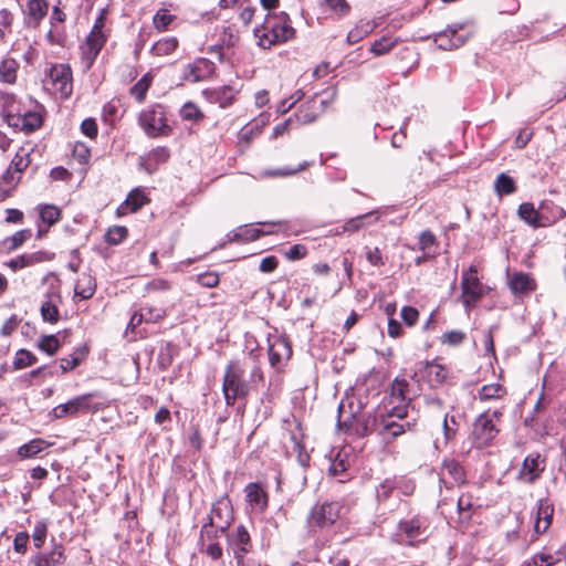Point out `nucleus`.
Returning <instances> with one entry per match:
<instances>
[{
  "label": "nucleus",
  "instance_id": "obj_1",
  "mask_svg": "<svg viewBox=\"0 0 566 566\" xmlns=\"http://www.w3.org/2000/svg\"><path fill=\"white\" fill-rule=\"evenodd\" d=\"M409 384L406 379L396 378L390 386L389 403L392 407L385 412L361 416L363 402L354 397L342 401L338 407V421L345 426H354L357 434L364 437L377 433L382 441L389 443L406 431H416L417 418L410 410L411 399L407 397Z\"/></svg>",
  "mask_w": 566,
  "mask_h": 566
},
{
  "label": "nucleus",
  "instance_id": "obj_2",
  "mask_svg": "<svg viewBox=\"0 0 566 566\" xmlns=\"http://www.w3.org/2000/svg\"><path fill=\"white\" fill-rule=\"evenodd\" d=\"M295 30L290 24V18L286 13L268 14L263 24L254 29V36L258 44L263 49L291 40Z\"/></svg>",
  "mask_w": 566,
  "mask_h": 566
},
{
  "label": "nucleus",
  "instance_id": "obj_3",
  "mask_svg": "<svg viewBox=\"0 0 566 566\" xmlns=\"http://www.w3.org/2000/svg\"><path fill=\"white\" fill-rule=\"evenodd\" d=\"M244 374V366L239 360H231L226 366L222 392L227 406H233L237 399L248 396L250 387Z\"/></svg>",
  "mask_w": 566,
  "mask_h": 566
},
{
  "label": "nucleus",
  "instance_id": "obj_4",
  "mask_svg": "<svg viewBox=\"0 0 566 566\" xmlns=\"http://www.w3.org/2000/svg\"><path fill=\"white\" fill-rule=\"evenodd\" d=\"M6 118L9 126L24 132L27 134L34 132L42 125V117L36 112H25L20 114L15 107V101L12 95L4 97Z\"/></svg>",
  "mask_w": 566,
  "mask_h": 566
},
{
  "label": "nucleus",
  "instance_id": "obj_5",
  "mask_svg": "<svg viewBox=\"0 0 566 566\" xmlns=\"http://www.w3.org/2000/svg\"><path fill=\"white\" fill-rule=\"evenodd\" d=\"M138 122L145 134L151 138L169 136L172 130L166 122L164 107L160 105L140 112Z\"/></svg>",
  "mask_w": 566,
  "mask_h": 566
},
{
  "label": "nucleus",
  "instance_id": "obj_6",
  "mask_svg": "<svg viewBox=\"0 0 566 566\" xmlns=\"http://www.w3.org/2000/svg\"><path fill=\"white\" fill-rule=\"evenodd\" d=\"M502 413L499 410L490 413L489 411L480 415L474 423L472 430L473 444L478 449H482L491 443L497 436L499 429L495 427L493 419L499 418Z\"/></svg>",
  "mask_w": 566,
  "mask_h": 566
},
{
  "label": "nucleus",
  "instance_id": "obj_7",
  "mask_svg": "<svg viewBox=\"0 0 566 566\" xmlns=\"http://www.w3.org/2000/svg\"><path fill=\"white\" fill-rule=\"evenodd\" d=\"M461 290L463 297V305L472 307L484 295V286L478 276V269L471 265L462 273Z\"/></svg>",
  "mask_w": 566,
  "mask_h": 566
},
{
  "label": "nucleus",
  "instance_id": "obj_8",
  "mask_svg": "<svg viewBox=\"0 0 566 566\" xmlns=\"http://www.w3.org/2000/svg\"><path fill=\"white\" fill-rule=\"evenodd\" d=\"M46 84H51L52 90L62 98L70 97L73 91L71 67L67 64L52 65L48 73Z\"/></svg>",
  "mask_w": 566,
  "mask_h": 566
},
{
  "label": "nucleus",
  "instance_id": "obj_9",
  "mask_svg": "<svg viewBox=\"0 0 566 566\" xmlns=\"http://www.w3.org/2000/svg\"><path fill=\"white\" fill-rule=\"evenodd\" d=\"M342 505L338 502H326L315 505L307 518L311 528L331 526L339 517Z\"/></svg>",
  "mask_w": 566,
  "mask_h": 566
},
{
  "label": "nucleus",
  "instance_id": "obj_10",
  "mask_svg": "<svg viewBox=\"0 0 566 566\" xmlns=\"http://www.w3.org/2000/svg\"><path fill=\"white\" fill-rule=\"evenodd\" d=\"M287 426L283 433V443L287 452L296 453L302 465L308 460V455H303V433L300 424L293 421H285Z\"/></svg>",
  "mask_w": 566,
  "mask_h": 566
},
{
  "label": "nucleus",
  "instance_id": "obj_11",
  "mask_svg": "<svg viewBox=\"0 0 566 566\" xmlns=\"http://www.w3.org/2000/svg\"><path fill=\"white\" fill-rule=\"evenodd\" d=\"M92 394H85L78 397H75L74 399L59 405L51 411V416L53 419H62L64 417L69 416H75L80 412L85 413L88 412L92 409L91 406V397Z\"/></svg>",
  "mask_w": 566,
  "mask_h": 566
},
{
  "label": "nucleus",
  "instance_id": "obj_12",
  "mask_svg": "<svg viewBox=\"0 0 566 566\" xmlns=\"http://www.w3.org/2000/svg\"><path fill=\"white\" fill-rule=\"evenodd\" d=\"M292 356V346L286 337L275 336L270 339L269 360L272 367L281 368Z\"/></svg>",
  "mask_w": 566,
  "mask_h": 566
},
{
  "label": "nucleus",
  "instance_id": "obj_13",
  "mask_svg": "<svg viewBox=\"0 0 566 566\" xmlns=\"http://www.w3.org/2000/svg\"><path fill=\"white\" fill-rule=\"evenodd\" d=\"M440 482L451 489L465 482V473L462 465L454 459H447L440 468Z\"/></svg>",
  "mask_w": 566,
  "mask_h": 566
},
{
  "label": "nucleus",
  "instance_id": "obj_14",
  "mask_svg": "<svg viewBox=\"0 0 566 566\" xmlns=\"http://www.w3.org/2000/svg\"><path fill=\"white\" fill-rule=\"evenodd\" d=\"M233 520L232 507L228 499H220L213 503L209 516V524L217 528L227 530Z\"/></svg>",
  "mask_w": 566,
  "mask_h": 566
},
{
  "label": "nucleus",
  "instance_id": "obj_15",
  "mask_svg": "<svg viewBox=\"0 0 566 566\" xmlns=\"http://www.w3.org/2000/svg\"><path fill=\"white\" fill-rule=\"evenodd\" d=\"M229 541L238 566H243L244 555L248 554L252 547L251 537L247 528L243 525H239L235 533L231 534L229 537Z\"/></svg>",
  "mask_w": 566,
  "mask_h": 566
},
{
  "label": "nucleus",
  "instance_id": "obj_16",
  "mask_svg": "<svg viewBox=\"0 0 566 566\" xmlns=\"http://www.w3.org/2000/svg\"><path fill=\"white\" fill-rule=\"evenodd\" d=\"M462 27L460 24H453L448 27L444 31L438 33L434 38V41L438 43V46L442 50H453L462 46L467 38L462 35H458V30Z\"/></svg>",
  "mask_w": 566,
  "mask_h": 566
},
{
  "label": "nucleus",
  "instance_id": "obj_17",
  "mask_svg": "<svg viewBox=\"0 0 566 566\" xmlns=\"http://www.w3.org/2000/svg\"><path fill=\"white\" fill-rule=\"evenodd\" d=\"M541 455L537 453L528 454L523 462L520 470L518 478L528 483H534L544 471V467L541 465Z\"/></svg>",
  "mask_w": 566,
  "mask_h": 566
},
{
  "label": "nucleus",
  "instance_id": "obj_18",
  "mask_svg": "<svg viewBox=\"0 0 566 566\" xmlns=\"http://www.w3.org/2000/svg\"><path fill=\"white\" fill-rule=\"evenodd\" d=\"M53 254L45 251H36L32 253H24L14 259H11L7 265L12 271H18L28 266H33L38 263L46 262L52 260Z\"/></svg>",
  "mask_w": 566,
  "mask_h": 566
},
{
  "label": "nucleus",
  "instance_id": "obj_19",
  "mask_svg": "<svg viewBox=\"0 0 566 566\" xmlns=\"http://www.w3.org/2000/svg\"><path fill=\"white\" fill-rule=\"evenodd\" d=\"M107 35L104 31L92 30L86 39L85 45L83 46V55L87 61V65L91 66L93 61L98 55L99 51L106 42Z\"/></svg>",
  "mask_w": 566,
  "mask_h": 566
},
{
  "label": "nucleus",
  "instance_id": "obj_20",
  "mask_svg": "<svg viewBox=\"0 0 566 566\" xmlns=\"http://www.w3.org/2000/svg\"><path fill=\"white\" fill-rule=\"evenodd\" d=\"M61 304L62 296L59 293L48 294L40 308L43 321L50 324L57 323L60 319L59 306Z\"/></svg>",
  "mask_w": 566,
  "mask_h": 566
},
{
  "label": "nucleus",
  "instance_id": "obj_21",
  "mask_svg": "<svg viewBox=\"0 0 566 566\" xmlns=\"http://www.w3.org/2000/svg\"><path fill=\"white\" fill-rule=\"evenodd\" d=\"M554 509L552 504L548 503L547 500H539L537 504L535 522H534V533L543 534L547 531V528L552 524Z\"/></svg>",
  "mask_w": 566,
  "mask_h": 566
},
{
  "label": "nucleus",
  "instance_id": "obj_22",
  "mask_svg": "<svg viewBox=\"0 0 566 566\" xmlns=\"http://www.w3.org/2000/svg\"><path fill=\"white\" fill-rule=\"evenodd\" d=\"M245 494L252 510L262 513L268 507V494L258 483H249L245 486Z\"/></svg>",
  "mask_w": 566,
  "mask_h": 566
},
{
  "label": "nucleus",
  "instance_id": "obj_23",
  "mask_svg": "<svg viewBox=\"0 0 566 566\" xmlns=\"http://www.w3.org/2000/svg\"><path fill=\"white\" fill-rule=\"evenodd\" d=\"M64 562V548L61 544H55L50 553L39 554L32 560L34 566H60Z\"/></svg>",
  "mask_w": 566,
  "mask_h": 566
},
{
  "label": "nucleus",
  "instance_id": "obj_24",
  "mask_svg": "<svg viewBox=\"0 0 566 566\" xmlns=\"http://www.w3.org/2000/svg\"><path fill=\"white\" fill-rule=\"evenodd\" d=\"M400 530L407 535L410 543L420 542L427 536V530L419 518L400 523Z\"/></svg>",
  "mask_w": 566,
  "mask_h": 566
},
{
  "label": "nucleus",
  "instance_id": "obj_25",
  "mask_svg": "<svg viewBox=\"0 0 566 566\" xmlns=\"http://www.w3.org/2000/svg\"><path fill=\"white\" fill-rule=\"evenodd\" d=\"M509 286L514 294L526 293L535 290V283L528 274L516 272L512 274Z\"/></svg>",
  "mask_w": 566,
  "mask_h": 566
},
{
  "label": "nucleus",
  "instance_id": "obj_26",
  "mask_svg": "<svg viewBox=\"0 0 566 566\" xmlns=\"http://www.w3.org/2000/svg\"><path fill=\"white\" fill-rule=\"evenodd\" d=\"M95 290V280L90 274L83 273L76 281L74 293L75 296H78L82 300H88L94 295Z\"/></svg>",
  "mask_w": 566,
  "mask_h": 566
},
{
  "label": "nucleus",
  "instance_id": "obj_27",
  "mask_svg": "<svg viewBox=\"0 0 566 566\" xmlns=\"http://www.w3.org/2000/svg\"><path fill=\"white\" fill-rule=\"evenodd\" d=\"M316 102L314 99L310 101L298 108L293 118L298 125L311 124L315 122L318 116Z\"/></svg>",
  "mask_w": 566,
  "mask_h": 566
},
{
  "label": "nucleus",
  "instance_id": "obj_28",
  "mask_svg": "<svg viewBox=\"0 0 566 566\" xmlns=\"http://www.w3.org/2000/svg\"><path fill=\"white\" fill-rule=\"evenodd\" d=\"M51 444L52 443L46 442L43 439L36 438L21 446L18 449L17 454L20 459L33 458L44 449L49 448Z\"/></svg>",
  "mask_w": 566,
  "mask_h": 566
},
{
  "label": "nucleus",
  "instance_id": "obj_29",
  "mask_svg": "<svg viewBox=\"0 0 566 566\" xmlns=\"http://www.w3.org/2000/svg\"><path fill=\"white\" fill-rule=\"evenodd\" d=\"M518 217L527 224L537 228L544 226L541 222V214L531 202H523L517 210Z\"/></svg>",
  "mask_w": 566,
  "mask_h": 566
},
{
  "label": "nucleus",
  "instance_id": "obj_30",
  "mask_svg": "<svg viewBox=\"0 0 566 566\" xmlns=\"http://www.w3.org/2000/svg\"><path fill=\"white\" fill-rule=\"evenodd\" d=\"M33 148L32 147H21L15 156L13 157L10 166L12 168L15 169V171L20 172L22 175V172L30 166L31 164V159H30V155L32 153Z\"/></svg>",
  "mask_w": 566,
  "mask_h": 566
},
{
  "label": "nucleus",
  "instance_id": "obj_31",
  "mask_svg": "<svg viewBox=\"0 0 566 566\" xmlns=\"http://www.w3.org/2000/svg\"><path fill=\"white\" fill-rule=\"evenodd\" d=\"M494 190L500 197L511 195L516 190L515 181L512 177L502 172L495 179Z\"/></svg>",
  "mask_w": 566,
  "mask_h": 566
},
{
  "label": "nucleus",
  "instance_id": "obj_32",
  "mask_svg": "<svg viewBox=\"0 0 566 566\" xmlns=\"http://www.w3.org/2000/svg\"><path fill=\"white\" fill-rule=\"evenodd\" d=\"M18 63L14 59H4L0 63V80L13 84L17 80Z\"/></svg>",
  "mask_w": 566,
  "mask_h": 566
},
{
  "label": "nucleus",
  "instance_id": "obj_33",
  "mask_svg": "<svg viewBox=\"0 0 566 566\" xmlns=\"http://www.w3.org/2000/svg\"><path fill=\"white\" fill-rule=\"evenodd\" d=\"M506 394V389L500 384L484 385L479 390V398L482 401L500 399Z\"/></svg>",
  "mask_w": 566,
  "mask_h": 566
},
{
  "label": "nucleus",
  "instance_id": "obj_34",
  "mask_svg": "<svg viewBox=\"0 0 566 566\" xmlns=\"http://www.w3.org/2000/svg\"><path fill=\"white\" fill-rule=\"evenodd\" d=\"M424 371L432 386L442 384L447 376L446 369L441 365L433 363H427Z\"/></svg>",
  "mask_w": 566,
  "mask_h": 566
},
{
  "label": "nucleus",
  "instance_id": "obj_35",
  "mask_svg": "<svg viewBox=\"0 0 566 566\" xmlns=\"http://www.w3.org/2000/svg\"><path fill=\"white\" fill-rule=\"evenodd\" d=\"M177 45H178V41L176 38H165V39L157 41L153 45L151 52L154 55H157V56L169 55L170 53H172L176 50Z\"/></svg>",
  "mask_w": 566,
  "mask_h": 566
},
{
  "label": "nucleus",
  "instance_id": "obj_36",
  "mask_svg": "<svg viewBox=\"0 0 566 566\" xmlns=\"http://www.w3.org/2000/svg\"><path fill=\"white\" fill-rule=\"evenodd\" d=\"M48 8V2L45 0H30L28 2L29 15L36 23L46 15Z\"/></svg>",
  "mask_w": 566,
  "mask_h": 566
},
{
  "label": "nucleus",
  "instance_id": "obj_37",
  "mask_svg": "<svg viewBox=\"0 0 566 566\" xmlns=\"http://www.w3.org/2000/svg\"><path fill=\"white\" fill-rule=\"evenodd\" d=\"M558 562V558L551 553L539 552L536 553L531 559L525 560L521 566H553Z\"/></svg>",
  "mask_w": 566,
  "mask_h": 566
},
{
  "label": "nucleus",
  "instance_id": "obj_38",
  "mask_svg": "<svg viewBox=\"0 0 566 566\" xmlns=\"http://www.w3.org/2000/svg\"><path fill=\"white\" fill-rule=\"evenodd\" d=\"M397 43V40L384 36L371 44L370 52L376 56L385 55L389 53Z\"/></svg>",
  "mask_w": 566,
  "mask_h": 566
},
{
  "label": "nucleus",
  "instance_id": "obj_39",
  "mask_svg": "<svg viewBox=\"0 0 566 566\" xmlns=\"http://www.w3.org/2000/svg\"><path fill=\"white\" fill-rule=\"evenodd\" d=\"M151 77L146 74L130 88V94L137 99L138 103L145 101L146 93L150 86Z\"/></svg>",
  "mask_w": 566,
  "mask_h": 566
},
{
  "label": "nucleus",
  "instance_id": "obj_40",
  "mask_svg": "<svg viewBox=\"0 0 566 566\" xmlns=\"http://www.w3.org/2000/svg\"><path fill=\"white\" fill-rule=\"evenodd\" d=\"M31 230H20L15 232L12 237L7 238L4 240V244L7 245L8 251H13L21 247L27 240L31 238Z\"/></svg>",
  "mask_w": 566,
  "mask_h": 566
},
{
  "label": "nucleus",
  "instance_id": "obj_41",
  "mask_svg": "<svg viewBox=\"0 0 566 566\" xmlns=\"http://www.w3.org/2000/svg\"><path fill=\"white\" fill-rule=\"evenodd\" d=\"M61 211L53 205H44L40 208V218L48 226H52L60 220Z\"/></svg>",
  "mask_w": 566,
  "mask_h": 566
},
{
  "label": "nucleus",
  "instance_id": "obj_42",
  "mask_svg": "<svg viewBox=\"0 0 566 566\" xmlns=\"http://www.w3.org/2000/svg\"><path fill=\"white\" fill-rule=\"evenodd\" d=\"M172 19L174 15H171L167 9H159L153 19L154 27L158 31H164L171 23Z\"/></svg>",
  "mask_w": 566,
  "mask_h": 566
},
{
  "label": "nucleus",
  "instance_id": "obj_43",
  "mask_svg": "<svg viewBox=\"0 0 566 566\" xmlns=\"http://www.w3.org/2000/svg\"><path fill=\"white\" fill-rule=\"evenodd\" d=\"M170 289L171 283L168 280L161 277H156L145 285V292L148 294L168 292Z\"/></svg>",
  "mask_w": 566,
  "mask_h": 566
},
{
  "label": "nucleus",
  "instance_id": "obj_44",
  "mask_svg": "<svg viewBox=\"0 0 566 566\" xmlns=\"http://www.w3.org/2000/svg\"><path fill=\"white\" fill-rule=\"evenodd\" d=\"M326 7L338 17H346L350 11V6L346 0H324Z\"/></svg>",
  "mask_w": 566,
  "mask_h": 566
},
{
  "label": "nucleus",
  "instance_id": "obj_45",
  "mask_svg": "<svg viewBox=\"0 0 566 566\" xmlns=\"http://www.w3.org/2000/svg\"><path fill=\"white\" fill-rule=\"evenodd\" d=\"M127 235V229L122 226H114L108 229L105 239L109 244L120 243Z\"/></svg>",
  "mask_w": 566,
  "mask_h": 566
},
{
  "label": "nucleus",
  "instance_id": "obj_46",
  "mask_svg": "<svg viewBox=\"0 0 566 566\" xmlns=\"http://www.w3.org/2000/svg\"><path fill=\"white\" fill-rule=\"evenodd\" d=\"M35 360H36V358L34 357V355L32 353L24 350V349H20L15 354L13 364L17 369H22V368L33 365L35 363Z\"/></svg>",
  "mask_w": 566,
  "mask_h": 566
},
{
  "label": "nucleus",
  "instance_id": "obj_47",
  "mask_svg": "<svg viewBox=\"0 0 566 566\" xmlns=\"http://www.w3.org/2000/svg\"><path fill=\"white\" fill-rule=\"evenodd\" d=\"M46 523L44 521L36 522L32 533L33 543L36 548H41L43 546L46 538Z\"/></svg>",
  "mask_w": 566,
  "mask_h": 566
},
{
  "label": "nucleus",
  "instance_id": "obj_48",
  "mask_svg": "<svg viewBox=\"0 0 566 566\" xmlns=\"http://www.w3.org/2000/svg\"><path fill=\"white\" fill-rule=\"evenodd\" d=\"M180 116L185 120H199L203 118L201 111L192 103H186L180 109Z\"/></svg>",
  "mask_w": 566,
  "mask_h": 566
},
{
  "label": "nucleus",
  "instance_id": "obj_49",
  "mask_svg": "<svg viewBox=\"0 0 566 566\" xmlns=\"http://www.w3.org/2000/svg\"><path fill=\"white\" fill-rule=\"evenodd\" d=\"M465 338V334L461 331H449L441 336V343L450 346L460 345Z\"/></svg>",
  "mask_w": 566,
  "mask_h": 566
},
{
  "label": "nucleus",
  "instance_id": "obj_50",
  "mask_svg": "<svg viewBox=\"0 0 566 566\" xmlns=\"http://www.w3.org/2000/svg\"><path fill=\"white\" fill-rule=\"evenodd\" d=\"M59 340L54 335L44 336L39 344L40 349L49 355H54L59 349Z\"/></svg>",
  "mask_w": 566,
  "mask_h": 566
},
{
  "label": "nucleus",
  "instance_id": "obj_51",
  "mask_svg": "<svg viewBox=\"0 0 566 566\" xmlns=\"http://www.w3.org/2000/svg\"><path fill=\"white\" fill-rule=\"evenodd\" d=\"M442 428L446 441L453 439L458 431V422L455 418L453 416L450 418L446 416L443 419Z\"/></svg>",
  "mask_w": 566,
  "mask_h": 566
},
{
  "label": "nucleus",
  "instance_id": "obj_52",
  "mask_svg": "<svg viewBox=\"0 0 566 566\" xmlns=\"http://www.w3.org/2000/svg\"><path fill=\"white\" fill-rule=\"evenodd\" d=\"M145 201L146 197L143 192L139 190H133L129 192L125 202L127 206H130L132 211H136L145 203Z\"/></svg>",
  "mask_w": 566,
  "mask_h": 566
},
{
  "label": "nucleus",
  "instance_id": "obj_53",
  "mask_svg": "<svg viewBox=\"0 0 566 566\" xmlns=\"http://www.w3.org/2000/svg\"><path fill=\"white\" fill-rule=\"evenodd\" d=\"M307 253V248L303 244H294L289 250L284 251V256L290 261L303 259Z\"/></svg>",
  "mask_w": 566,
  "mask_h": 566
},
{
  "label": "nucleus",
  "instance_id": "obj_54",
  "mask_svg": "<svg viewBox=\"0 0 566 566\" xmlns=\"http://www.w3.org/2000/svg\"><path fill=\"white\" fill-rule=\"evenodd\" d=\"M396 484L392 479H386L382 481L377 488V497L378 500L385 501L387 500L391 492L394 491Z\"/></svg>",
  "mask_w": 566,
  "mask_h": 566
},
{
  "label": "nucleus",
  "instance_id": "obj_55",
  "mask_svg": "<svg viewBox=\"0 0 566 566\" xmlns=\"http://www.w3.org/2000/svg\"><path fill=\"white\" fill-rule=\"evenodd\" d=\"M140 314L144 315V321L146 323H157L166 316V312L164 310L153 307L145 308Z\"/></svg>",
  "mask_w": 566,
  "mask_h": 566
},
{
  "label": "nucleus",
  "instance_id": "obj_56",
  "mask_svg": "<svg viewBox=\"0 0 566 566\" xmlns=\"http://www.w3.org/2000/svg\"><path fill=\"white\" fill-rule=\"evenodd\" d=\"M418 244L419 249L423 252L430 250L436 244L434 234L429 230L422 231L419 235Z\"/></svg>",
  "mask_w": 566,
  "mask_h": 566
},
{
  "label": "nucleus",
  "instance_id": "obj_57",
  "mask_svg": "<svg viewBox=\"0 0 566 566\" xmlns=\"http://www.w3.org/2000/svg\"><path fill=\"white\" fill-rule=\"evenodd\" d=\"M21 174L15 171L11 166L8 167L7 171L2 176V181L10 188H14L21 180Z\"/></svg>",
  "mask_w": 566,
  "mask_h": 566
},
{
  "label": "nucleus",
  "instance_id": "obj_58",
  "mask_svg": "<svg viewBox=\"0 0 566 566\" xmlns=\"http://www.w3.org/2000/svg\"><path fill=\"white\" fill-rule=\"evenodd\" d=\"M419 312L412 306H405L401 310V318L408 326H413L418 321Z\"/></svg>",
  "mask_w": 566,
  "mask_h": 566
},
{
  "label": "nucleus",
  "instance_id": "obj_59",
  "mask_svg": "<svg viewBox=\"0 0 566 566\" xmlns=\"http://www.w3.org/2000/svg\"><path fill=\"white\" fill-rule=\"evenodd\" d=\"M369 214H363V216H358L356 218H352L349 220H347L344 226H343V230L345 232H356L358 231L359 229L363 228L364 223H363V220L365 218H367Z\"/></svg>",
  "mask_w": 566,
  "mask_h": 566
},
{
  "label": "nucleus",
  "instance_id": "obj_60",
  "mask_svg": "<svg viewBox=\"0 0 566 566\" xmlns=\"http://www.w3.org/2000/svg\"><path fill=\"white\" fill-rule=\"evenodd\" d=\"M81 130L82 133L90 137V138H95L97 136V124L95 122V119L93 118H86L82 122L81 124Z\"/></svg>",
  "mask_w": 566,
  "mask_h": 566
},
{
  "label": "nucleus",
  "instance_id": "obj_61",
  "mask_svg": "<svg viewBox=\"0 0 566 566\" xmlns=\"http://www.w3.org/2000/svg\"><path fill=\"white\" fill-rule=\"evenodd\" d=\"M295 124L293 117H289L284 122L277 124L272 132V137L277 138L289 133L290 128Z\"/></svg>",
  "mask_w": 566,
  "mask_h": 566
},
{
  "label": "nucleus",
  "instance_id": "obj_62",
  "mask_svg": "<svg viewBox=\"0 0 566 566\" xmlns=\"http://www.w3.org/2000/svg\"><path fill=\"white\" fill-rule=\"evenodd\" d=\"M198 282L205 287H214L219 284V276L213 272L205 273L198 276Z\"/></svg>",
  "mask_w": 566,
  "mask_h": 566
},
{
  "label": "nucleus",
  "instance_id": "obj_63",
  "mask_svg": "<svg viewBox=\"0 0 566 566\" xmlns=\"http://www.w3.org/2000/svg\"><path fill=\"white\" fill-rule=\"evenodd\" d=\"M29 542V534L24 532H20L15 535L13 541V546L17 553L23 554L27 549V545Z\"/></svg>",
  "mask_w": 566,
  "mask_h": 566
},
{
  "label": "nucleus",
  "instance_id": "obj_64",
  "mask_svg": "<svg viewBox=\"0 0 566 566\" xmlns=\"http://www.w3.org/2000/svg\"><path fill=\"white\" fill-rule=\"evenodd\" d=\"M277 268V260L275 256L270 255L261 260L260 271L264 273L273 272Z\"/></svg>",
  "mask_w": 566,
  "mask_h": 566
}]
</instances>
